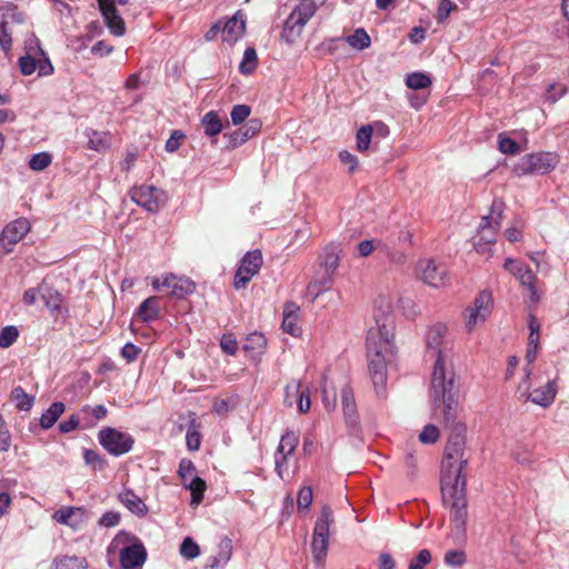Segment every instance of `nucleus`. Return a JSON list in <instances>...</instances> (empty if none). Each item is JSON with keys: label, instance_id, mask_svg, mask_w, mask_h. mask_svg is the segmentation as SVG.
I'll list each match as a JSON object with an SVG mask.
<instances>
[{"label": "nucleus", "instance_id": "38", "mask_svg": "<svg viewBox=\"0 0 569 569\" xmlns=\"http://www.w3.org/2000/svg\"><path fill=\"white\" fill-rule=\"evenodd\" d=\"M317 11V3L315 0L301 1L299 6L291 12L296 18H300L303 23L307 22L315 16Z\"/></svg>", "mask_w": 569, "mask_h": 569}, {"label": "nucleus", "instance_id": "49", "mask_svg": "<svg viewBox=\"0 0 569 569\" xmlns=\"http://www.w3.org/2000/svg\"><path fill=\"white\" fill-rule=\"evenodd\" d=\"M37 57L33 53H26L19 59V68L22 74L30 76L37 69Z\"/></svg>", "mask_w": 569, "mask_h": 569}, {"label": "nucleus", "instance_id": "26", "mask_svg": "<svg viewBox=\"0 0 569 569\" xmlns=\"http://www.w3.org/2000/svg\"><path fill=\"white\" fill-rule=\"evenodd\" d=\"M335 522L333 512L328 505L321 508V513L313 528V536L329 538L330 527Z\"/></svg>", "mask_w": 569, "mask_h": 569}, {"label": "nucleus", "instance_id": "27", "mask_svg": "<svg viewBox=\"0 0 569 569\" xmlns=\"http://www.w3.org/2000/svg\"><path fill=\"white\" fill-rule=\"evenodd\" d=\"M267 347V339L261 332L250 333L244 341L243 350L251 355L252 358H257L264 352Z\"/></svg>", "mask_w": 569, "mask_h": 569}, {"label": "nucleus", "instance_id": "10", "mask_svg": "<svg viewBox=\"0 0 569 569\" xmlns=\"http://www.w3.org/2000/svg\"><path fill=\"white\" fill-rule=\"evenodd\" d=\"M492 295L488 290L481 291L475 299L472 306L465 311L466 328L472 331L477 326L483 323L492 310Z\"/></svg>", "mask_w": 569, "mask_h": 569}, {"label": "nucleus", "instance_id": "53", "mask_svg": "<svg viewBox=\"0 0 569 569\" xmlns=\"http://www.w3.org/2000/svg\"><path fill=\"white\" fill-rule=\"evenodd\" d=\"M466 562V553L462 550H449L445 555V563L450 567H461Z\"/></svg>", "mask_w": 569, "mask_h": 569}, {"label": "nucleus", "instance_id": "58", "mask_svg": "<svg viewBox=\"0 0 569 569\" xmlns=\"http://www.w3.org/2000/svg\"><path fill=\"white\" fill-rule=\"evenodd\" d=\"M80 510H81L80 508L64 507V508L57 510L53 513V519L61 525H69L70 518L74 515L76 511H80Z\"/></svg>", "mask_w": 569, "mask_h": 569}, {"label": "nucleus", "instance_id": "34", "mask_svg": "<svg viewBox=\"0 0 569 569\" xmlns=\"http://www.w3.org/2000/svg\"><path fill=\"white\" fill-rule=\"evenodd\" d=\"M328 539L312 535L311 551L315 561L318 565H323L328 553Z\"/></svg>", "mask_w": 569, "mask_h": 569}, {"label": "nucleus", "instance_id": "51", "mask_svg": "<svg viewBox=\"0 0 569 569\" xmlns=\"http://www.w3.org/2000/svg\"><path fill=\"white\" fill-rule=\"evenodd\" d=\"M253 277L254 274L250 270H247L244 267L240 264L234 276L233 287L237 290L242 289L249 283V281Z\"/></svg>", "mask_w": 569, "mask_h": 569}, {"label": "nucleus", "instance_id": "37", "mask_svg": "<svg viewBox=\"0 0 569 569\" xmlns=\"http://www.w3.org/2000/svg\"><path fill=\"white\" fill-rule=\"evenodd\" d=\"M110 147V134L108 132L92 131L89 134L88 148L96 151H104Z\"/></svg>", "mask_w": 569, "mask_h": 569}, {"label": "nucleus", "instance_id": "59", "mask_svg": "<svg viewBox=\"0 0 569 569\" xmlns=\"http://www.w3.org/2000/svg\"><path fill=\"white\" fill-rule=\"evenodd\" d=\"M37 69L39 71V76H50L54 71L53 66L44 51L43 56L37 57Z\"/></svg>", "mask_w": 569, "mask_h": 569}, {"label": "nucleus", "instance_id": "36", "mask_svg": "<svg viewBox=\"0 0 569 569\" xmlns=\"http://www.w3.org/2000/svg\"><path fill=\"white\" fill-rule=\"evenodd\" d=\"M262 263L263 258L260 250H252L247 252L240 262L242 267H244L247 270H250L254 276L261 269Z\"/></svg>", "mask_w": 569, "mask_h": 569}, {"label": "nucleus", "instance_id": "4", "mask_svg": "<svg viewBox=\"0 0 569 569\" xmlns=\"http://www.w3.org/2000/svg\"><path fill=\"white\" fill-rule=\"evenodd\" d=\"M466 479L441 480L442 500L450 505V521L458 531H463L468 518Z\"/></svg>", "mask_w": 569, "mask_h": 569}, {"label": "nucleus", "instance_id": "56", "mask_svg": "<svg viewBox=\"0 0 569 569\" xmlns=\"http://www.w3.org/2000/svg\"><path fill=\"white\" fill-rule=\"evenodd\" d=\"M431 561V552L428 549L419 551L416 558H413L408 569H423Z\"/></svg>", "mask_w": 569, "mask_h": 569}, {"label": "nucleus", "instance_id": "57", "mask_svg": "<svg viewBox=\"0 0 569 569\" xmlns=\"http://www.w3.org/2000/svg\"><path fill=\"white\" fill-rule=\"evenodd\" d=\"M499 150L505 154H517L520 151L519 144L507 137L499 136Z\"/></svg>", "mask_w": 569, "mask_h": 569}, {"label": "nucleus", "instance_id": "28", "mask_svg": "<svg viewBox=\"0 0 569 569\" xmlns=\"http://www.w3.org/2000/svg\"><path fill=\"white\" fill-rule=\"evenodd\" d=\"M138 317L148 322L159 317V298L149 297L142 301L138 309Z\"/></svg>", "mask_w": 569, "mask_h": 569}, {"label": "nucleus", "instance_id": "45", "mask_svg": "<svg viewBox=\"0 0 569 569\" xmlns=\"http://www.w3.org/2000/svg\"><path fill=\"white\" fill-rule=\"evenodd\" d=\"M52 156L48 152H39L33 154L29 160V167L34 171L44 170L50 166Z\"/></svg>", "mask_w": 569, "mask_h": 569}, {"label": "nucleus", "instance_id": "25", "mask_svg": "<svg viewBox=\"0 0 569 569\" xmlns=\"http://www.w3.org/2000/svg\"><path fill=\"white\" fill-rule=\"evenodd\" d=\"M299 308L293 302H288L283 310L282 329L287 333L296 337L300 333V327L297 325Z\"/></svg>", "mask_w": 569, "mask_h": 569}, {"label": "nucleus", "instance_id": "62", "mask_svg": "<svg viewBox=\"0 0 569 569\" xmlns=\"http://www.w3.org/2000/svg\"><path fill=\"white\" fill-rule=\"evenodd\" d=\"M339 266V257L338 254L331 252L328 253L323 260V262L320 266V269L325 272H328L330 274H333Z\"/></svg>", "mask_w": 569, "mask_h": 569}, {"label": "nucleus", "instance_id": "33", "mask_svg": "<svg viewBox=\"0 0 569 569\" xmlns=\"http://www.w3.org/2000/svg\"><path fill=\"white\" fill-rule=\"evenodd\" d=\"M39 293L48 309L56 311L60 308L62 299L61 295L57 290L48 286H41Z\"/></svg>", "mask_w": 569, "mask_h": 569}, {"label": "nucleus", "instance_id": "22", "mask_svg": "<svg viewBox=\"0 0 569 569\" xmlns=\"http://www.w3.org/2000/svg\"><path fill=\"white\" fill-rule=\"evenodd\" d=\"M119 501L138 517H144L148 513V507L131 489L120 492Z\"/></svg>", "mask_w": 569, "mask_h": 569}, {"label": "nucleus", "instance_id": "12", "mask_svg": "<svg viewBox=\"0 0 569 569\" xmlns=\"http://www.w3.org/2000/svg\"><path fill=\"white\" fill-rule=\"evenodd\" d=\"M23 24V14L16 10L7 11L0 17V46L4 52L11 49L12 37L20 32Z\"/></svg>", "mask_w": 569, "mask_h": 569}, {"label": "nucleus", "instance_id": "14", "mask_svg": "<svg viewBox=\"0 0 569 569\" xmlns=\"http://www.w3.org/2000/svg\"><path fill=\"white\" fill-rule=\"evenodd\" d=\"M422 279L431 287L438 288L446 284L448 269L440 261L428 259L420 262Z\"/></svg>", "mask_w": 569, "mask_h": 569}, {"label": "nucleus", "instance_id": "8", "mask_svg": "<svg viewBox=\"0 0 569 569\" xmlns=\"http://www.w3.org/2000/svg\"><path fill=\"white\" fill-rule=\"evenodd\" d=\"M503 209L505 203L501 200H493L490 208V214L485 216L481 219L477 241H483L485 246H492L496 243L497 233L502 221Z\"/></svg>", "mask_w": 569, "mask_h": 569}, {"label": "nucleus", "instance_id": "2", "mask_svg": "<svg viewBox=\"0 0 569 569\" xmlns=\"http://www.w3.org/2000/svg\"><path fill=\"white\" fill-rule=\"evenodd\" d=\"M458 395L459 391H456L455 402L450 406V409L446 396L431 398L435 406H443V420L449 429V437L441 462V480L466 479L463 470L468 465V458L466 457L467 427L463 422L457 421Z\"/></svg>", "mask_w": 569, "mask_h": 569}, {"label": "nucleus", "instance_id": "6", "mask_svg": "<svg viewBox=\"0 0 569 569\" xmlns=\"http://www.w3.org/2000/svg\"><path fill=\"white\" fill-rule=\"evenodd\" d=\"M99 443L112 456L119 457L129 452L134 443L133 438L112 427H104L98 432Z\"/></svg>", "mask_w": 569, "mask_h": 569}, {"label": "nucleus", "instance_id": "60", "mask_svg": "<svg viewBox=\"0 0 569 569\" xmlns=\"http://www.w3.org/2000/svg\"><path fill=\"white\" fill-rule=\"evenodd\" d=\"M121 516L117 511L104 512L98 521V525L106 528L116 527L120 522Z\"/></svg>", "mask_w": 569, "mask_h": 569}, {"label": "nucleus", "instance_id": "43", "mask_svg": "<svg viewBox=\"0 0 569 569\" xmlns=\"http://www.w3.org/2000/svg\"><path fill=\"white\" fill-rule=\"evenodd\" d=\"M373 133V127L371 124H366L360 127L357 131V149L360 152H365L369 149L370 141Z\"/></svg>", "mask_w": 569, "mask_h": 569}, {"label": "nucleus", "instance_id": "9", "mask_svg": "<svg viewBox=\"0 0 569 569\" xmlns=\"http://www.w3.org/2000/svg\"><path fill=\"white\" fill-rule=\"evenodd\" d=\"M130 198L149 212H157L167 201L168 196L162 189L153 186H139L130 190Z\"/></svg>", "mask_w": 569, "mask_h": 569}, {"label": "nucleus", "instance_id": "39", "mask_svg": "<svg viewBox=\"0 0 569 569\" xmlns=\"http://www.w3.org/2000/svg\"><path fill=\"white\" fill-rule=\"evenodd\" d=\"M11 400L16 402L19 410H30L33 405V397L28 395L20 386L11 391Z\"/></svg>", "mask_w": 569, "mask_h": 569}, {"label": "nucleus", "instance_id": "30", "mask_svg": "<svg viewBox=\"0 0 569 569\" xmlns=\"http://www.w3.org/2000/svg\"><path fill=\"white\" fill-rule=\"evenodd\" d=\"M53 569H87L86 558L78 556H61L54 558L52 562Z\"/></svg>", "mask_w": 569, "mask_h": 569}, {"label": "nucleus", "instance_id": "3", "mask_svg": "<svg viewBox=\"0 0 569 569\" xmlns=\"http://www.w3.org/2000/svg\"><path fill=\"white\" fill-rule=\"evenodd\" d=\"M395 337H379L376 331L367 336L368 370L375 387H383L387 380V365L395 356Z\"/></svg>", "mask_w": 569, "mask_h": 569}, {"label": "nucleus", "instance_id": "15", "mask_svg": "<svg viewBox=\"0 0 569 569\" xmlns=\"http://www.w3.org/2000/svg\"><path fill=\"white\" fill-rule=\"evenodd\" d=\"M99 4V9L104 19L107 27L110 32L117 37L123 36L126 32L124 20L119 14L117 8L113 6V2L110 0H97Z\"/></svg>", "mask_w": 569, "mask_h": 569}, {"label": "nucleus", "instance_id": "24", "mask_svg": "<svg viewBox=\"0 0 569 569\" xmlns=\"http://www.w3.org/2000/svg\"><path fill=\"white\" fill-rule=\"evenodd\" d=\"M262 122L260 119H250L243 128L238 129L231 136L233 146L241 144L248 139L258 134L261 130Z\"/></svg>", "mask_w": 569, "mask_h": 569}, {"label": "nucleus", "instance_id": "52", "mask_svg": "<svg viewBox=\"0 0 569 569\" xmlns=\"http://www.w3.org/2000/svg\"><path fill=\"white\" fill-rule=\"evenodd\" d=\"M440 432L435 425H427L423 430L419 433V440L422 443L431 445L437 442Z\"/></svg>", "mask_w": 569, "mask_h": 569}, {"label": "nucleus", "instance_id": "46", "mask_svg": "<svg viewBox=\"0 0 569 569\" xmlns=\"http://www.w3.org/2000/svg\"><path fill=\"white\" fill-rule=\"evenodd\" d=\"M19 337V330L14 326H7L0 331V348L11 347Z\"/></svg>", "mask_w": 569, "mask_h": 569}, {"label": "nucleus", "instance_id": "48", "mask_svg": "<svg viewBox=\"0 0 569 569\" xmlns=\"http://www.w3.org/2000/svg\"><path fill=\"white\" fill-rule=\"evenodd\" d=\"M251 113V108L247 104H236L230 112L231 122L234 126L241 124Z\"/></svg>", "mask_w": 569, "mask_h": 569}, {"label": "nucleus", "instance_id": "7", "mask_svg": "<svg viewBox=\"0 0 569 569\" xmlns=\"http://www.w3.org/2000/svg\"><path fill=\"white\" fill-rule=\"evenodd\" d=\"M131 545L122 548L119 555V561L122 569H137L141 568L147 560V550L141 541L131 533L121 531L117 539H122Z\"/></svg>", "mask_w": 569, "mask_h": 569}, {"label": "nucleus", "instance_id": "61", "mask_svg": "<svg viewBox=\"0 0 569 569\" xmlns=\"http://www.w3.org/2000/svg\"><path fill=\"white\" fill-rule=\"evenodd\" d=\"M221 349L230 356H234L238 351V342L230 335H223L220 341Z\"/></svg>", "mask_w": 569, "mask_h": 569}, {"label": "nucleus", "instance_id": "31", "mask_svg": "<svg viewBox=\"0 0 569 569\" xmlns=\"http://www.w3.org/2000/svg\"><path fill=\"white\" fill-rule=\"evenodd\" d=\"M201 123L204 129V133L208 137H216L222 130L221 119L216 111L207 112L203 116Z\"/></svg>", "mask_w": 569, "mask_h": 569}, {"label": "nucleus", "instance_id": "64", "mask_svg": "<svg viewBox=\"0 0 569 569\" xmlns=\"http://www.w3.org/2000/svg\"><path fill=\"white\" fill-rule=\"evenodd\" d=\"M24 48L27 53L43 56V49L40 46V41L33 33H31L30 37L26 40Z\"/></svg>", "mask_w": 569, "mask_h": 569}, {"label": "nucleus", "instance_id": "23", "mask_svg": "<svg viewBox=\"0 0 569 569\" xmlns=\"http://www.w3.org/2000/svg\"><path fill=\"white\" fill-rule=\"evenodd\" d=\"M333 282V274L319 270L317 277L310 281L308 286V295L312 297V301L322 292L329 290Z\"/></svg>", "mask_w": 569, "mask_h": 569}, {"label": "nucleus", "instance_id": "32", "mask_svg": "<svg viewBox=\"0 0 569 569\" xmlns=\"http://www.w3.org/2000/svg\"><path fill=\"white\" fill-rule=\"evenodd\" d=\"M299 445V435L295 431L287 430L280 439L277 451L287 456H291Z\"/></svg>", "mask_w": 569, "mask_h": 569}, {"label": "nucleus", "instance_id": "11", "mask_svg": "<svg viewBox=\"0 0 569 569\" xmlns=\"http://www.w3.org/2000/svg\"><path fill=\"white\" fill-rule=\"evenodd\" d=\"M376 331L379 337H395V322L392 317V301L389 296L381 295L375 302Z\"/></svg>", "mask_w": 569, "mask_h": 569}, {"label": "nucleus", "instance_id": "1", "mask_svg": "<svg viewBox=\"0 0 569 569\" xmlns=\"http://www.w3.org/2000/svg\"><path fill=\"white\" fill-rule=\"evenodd\" d=\"M427 355L435 359L431 375V398L446 396L450 406L455 402V392L459 391V380L452 368L453 345L447 338V327L432 326L426 336Z\"/></svg>", "mask_w": 569, "mask_h": 569}, {"label": "nucleus", "instance_id": "21", "mask_svg": "<svg viewBox=\"0 0 569 569\" xmlns=\"http://www.w3.org/2000/svg\"><path fill=\"white\" fill-rule=\"evenodd\" d=\"M305 26L300 18L290 13L283 23L281 39L289 44L295 43L301 37Z\"/></svg>", "mask_w": 569, "mask_h": 569}, {"label": "nucleus", "instance_id": "41", "mask_svg": "<svg viewBox=\"0 0 569 569\" xmlns=\"http://www.w3.org/2000/svg\"><path fill=\"white\" fill-rule=\"evenodd\" d=\"M258 64V56L253 48H247L243 53L239 70L242 74H250Z\"/></svg>", "mask_w": 569, "mask_h": 569}, {"label": "nucleus", "instance_id": "63", "mask_svg": "<svg viewBox=\"0 0 569 569\" xmlns=\"http://www.w3.org/2000/svg\"><path fill=\"white\" fill-rule=\"evenodd\" d=\"M289 457L290 456L280 453L278 451H276L274 453V470L280 479L284 478V472L287 470V462Z\"/></svg>", "mask_w": 569, "mask_h": 569}, {"label": "nucleus", "instance_id": "19", "mask_svg": "<svg viewBox=\"0 0 569 569\" xmlns=\"http://www.w3.org/2000/svg\"><path fill=\"white\" fill-rule=\"evenodd\" d=\"M232 541L230 538L224 537L218 545V552L208 560L207 567L210 569H219L224 567L232 556Z\"/></svg>", "mask_w": 569, "mask_h": 569}, {"label": "nucleus", "instance_id": "40", "mask_svg": "<svg viewBox=\"0 0 569 569\" xmlns=\"http://www.w3.org/2000/svg\"><path fill=\"white\" fill-rule=\"evenodd\" d=\"M431 78L422 72H413L407 76L406 84L413 90L426 89L431 86Z\"/></svg>", "mask_w": 569, "mask_h": 569}, {"label": "nucleus", "instance_id": "13", "mask_svg": "<svg viewBox=\"0 0 569 569\" xmlns=\"http://www.w3.org/2000/svg\"><path fill=\"white\" fill-rule=\"evenodd\" d=\"M29 231L30 223L24 218H19L8 223L0 234V253H10L13 250L14 244H17Z\"/></svg>", "mask_w": 569, "mask_h": 569}, {"label": "nucleus", "instance_id": "20", "mask_svg": "<svg viewBox=\"0 0 569 569\" xmlns=\"http://www.w3.org/2000/svg\"><path fill=\"white\" fill-rule=\"evenodd\" d=\"M239 13L234 14L224 23L221 30L223 41L234 43L243 34L246 24L244 20L239 18Z\"/></svg>", "mask_w": 569, "mask_h": 569}, {"label": "nucleus", "instance_id": "44", "mask_svg": "<svg viewBox=\"0 0 569 569\" xmlns=\"http://www.w3.org/2000/svg\"><path fill=\"white\" fill-rule=\"evenodd\" d=\"M341 401L343 406L345 416L352 420L356 416V403L353 392L349 387H345L341 391Z\"/></svg>", "mask_w": 569, "mask_h": 569}, {"label": "nucleus", "instance_id": "54", "mask_svg": "<svg viewBox=\"0 0 569 569\" xmlns=\"http://www.w3.org/2000/svg\"><path fill=\"white\" fill-rule=\"evenodd\" d=\"M312 489L311 487H302L298 492L297 505L299 510H308L312 503Z\"/></svg>", "mask_w": 569, "mask_h": 569}, {"label": "nucleus", "instance_id": "18", "mask_svg": "<svg viewBox=\"0 0 569 569\" xmlns=\"http://www.w3.org/2000/svg\"><path fill=\"white\" fill-rule=\"evenodd\" d=\"M557 393V383L555 380H550L543 388L535 389L528 395L527 399L541 407L550 406Z\"/></svg>", "mask_w": 569, "mask_h": 569}, {"label": "nucleus", "instance_id": "17", "mask_svg": "<svg viewBox=\"0 0 569 569\" xmlns=\"http://www.w3.org/2000/svg\"><path fill=\"white\" fill-rule=\"evenodd\" d=\"M301 382L295 380L286 387V399L284 401L291 406V397H298V409L301 413H306L310 409V396L308 391H301Z\"/></svg>", "mask_w": 569, "mask_h": 569}, {"label": "nucleus", "instance_id": "55", "mask_svg": "<svg viewBox=\"0 0 569 569\" xmlns=\"http://www.w3.org/2000/svg\"><path fill=\"white\" fill-rule=\"evenodd\" d=\"M457 10V4L450 0H440L437 10V21L442 23L450 14L451 11Z\"/></svg>", "mask_w": 569, "mask_h": 569}, {"label": "nucleus", "instance_id": "16", "mask_svg": "<svg viewBox=\"0 0 569 569\" xmlns=\"http://www.w3.org/2000/svg\"><path fill=\"white\" fill-rule=\"evenodd\" d=\"M161 284L169 289V295L179 299L184 298L194 290V283L187 277L169 273L162 277Z\"/></svg>", "mask_w": 569, "mask_h": 569}, {"label": "nucleus", "instance_id": "47", "mask_svg": "<svg viewBox=\"0 0 569 569\" xmlns=\"http://www.w3.org/2000/svg\"><path fill=\"white\" fill-rule=\"evenodd\" d=\"M180 553L186 559H194L200 553L199 546L189 537L184 538L180 546Z\"/></svg>", "mask_w": 569, "mask_h": 569}, {"label": "nucleus", "instance_id": "29", "mask_svg": "<svg viewBox=\"0 0 569 569\" xmlns=\"http://www.w3.org/2000/svg\"><path fill=\"white\" fill-rule=\"evenodd\" d=\"M66 406L61 401L53 402L41 416L40 426L43 429L51 428L63 413Z\"/></svg>", "mask_w": 569, "mask_h": 569}, {"label": "nucleus", "instance_id": "5", "mask_svg": "<svg viewBox=\"0 0 569 569\" xmlns=\"http://www.w3.org/2000/svg\"><path fill=\"white\" fill-rule=\"evenodd\" d=\"M558 156L551 152H537L526 154L519 159L515 166V172L518 176L525 174H545L556 168Z\"/></svg>", "mask_w": 569, "mask_h": 569}, {"label": "nucleus", "instance_id": "50", "mask_svg": "<svg viewBox=\"0 0 569 569\" xmlns=\"http://www.w3.org/2000/svg\"><path fill=\"white\" fill-rule=\"evenodd\" d=\"M83 459L87 465L93 469L102 470L106 467V460L94 450L86 449L83 451Z\"/></svg>", "mask_w": 569, "mask_h": 569}, {"label": "nucleus", "instance_id": "35", "mask_svg": "<svg viewBox=\"0 0 569 569\" xmlns=\"http://www.w3.org/2000/svg\"><path fill=\"white\" fill-rule=\"evenodd\" d=\"M346 42L357 50H365L370 47L371 39L362 28L357 29L352 34L346 37Z\"/></svg>", "mask_w": 569, "mask_h": 569}, {"label": "nucleus", "instance_id": "42", "mask_svg": "<svg viewBox=\"0 0 569 569\" xmlns=\"http://www.w3.org/2000/svg\"><path fill=\"white\" fill-rule=\"evenodd\" d=\"M207 488L206 481L200 477H194L188 486L191 491V505H199L203 500V493Z\"/></svg>", "mask_w": 569, "mask_h": 569}]
</instances>
